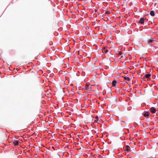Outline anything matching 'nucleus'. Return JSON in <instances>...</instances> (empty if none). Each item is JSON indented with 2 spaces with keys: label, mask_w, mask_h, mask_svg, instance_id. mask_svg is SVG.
I'll list each match as a JSON object with an SVG mask.
<instances>
[{
  "label": "nucleus",
  "mask_w": 158,
  "mask_h": 158,
  "mask_svg": "<svg viewBox=\"0 0 158 158\" xmlns=\"http://www.w3.org/2000/svg\"><path fill=\"white\" fill-rule=\"evenodd\" d=\"M150 112L152 114L155 113L156 112V110L155 108L152 107L150 109Z\"/></svg>",
  "instance_id": "f257e3e1"
},
{
  "label": "nucleus",
  "mask_w": 158,
  "mask_h": 158,
  "mask_svg": "<svg viewBox=\"0 0 158 158\" xmlns=\"http://www.w3.org/2000/svg\"><path fill=\"white\" fill-rule=\"evenodd\" d=\"M154 41V40L153 39L151 38L149 39H148L147 40V42L150 45L151 44L153 43Z\"/></svg>",
  "instance_id": "f03ea898"
},
{
  "label": "nucleus",
  "mask_w": 158,
  "mask_h": 158,
  "mask_svg": "<svg viewBox=\"0 0 158 158\" xmlns=\"http://www.w3.org/2000/svg\"><path fill=\"white\" fill-rule=\"evenodd\" d=\"M139 23H141V24H143L144 23V19L143 18H141L140 19L139 21Z\"/></svg>",
  "instance_id": "7ed1b4c3"
},
{
  "label": "nucleus",
  "mask_w": 158,
  "mask_h": 158,
  "mask_svg": "<svg viewBox=\"0 0 158 158\" xmlns=\"http://www.w3.org/2000/svg\"><path fill=\"white\" fill-rule=\"evenodd\" d=\"M13 143L15 146H16L19 144V142L18 140H14L13 141Z\"/></svg>",
  "instance_id": "20e7f679"
},
{
  "label": "nucleus",
  "mask_w": 158,
  "mask_h": 158,
  "mask_svg": "<svg viewBox=\"0 0 158 158\" xmlns=\"http://www.w3.org/2000/svg\"><path fill=\"white\" fill-rule=\"evenodd\" d=\"M151 76V74L150 73H148L145 75L143 77V78H148Z\"/></svg>",
  "instance_id": "39448f33"
},
{
  "label": "nucleus",
  "mask_w": 158,
  "mask_h": 158,
  "mask_svg": "<svg viewBox=\"0 0 158 158\" xmlns=\"http://www.w3.org/2000/svg\"><path fill=\"white\" fill-rule=\"evenodd\" d=\"M117 82L116 80H113L112 83V85L113 86H115L116 85V84H117Z\"/></svg>",
  "instance_id": "423d86ee"
},
{
  "label": "nucleus",
  "mask_w": 158,
  "mask_h": 158,
  "mask_svg": "<svg viewBox=\"0 0 158 158\" xmlns=\"http://www.w3.org/2000/svg\"><path fill=\"white\" fill-rule=\"evenodd\" d=\"M102 52L103 53H106L108 52V50L105 48H104L102 50Z\"/></svg>",
  "instance_id": "0eeeda50"
},
{
  "label": "nucleus",
  "mask_w": 158,
  "mask_h": 158,
  "mask_svg": "<svg viewBox=\"0 0 158 158\" xmlns=\"http://www.w3.org/2000/svg\"><path fill=\"white\" fill-rule=\"evenodd\" d=\"M150 113L148 112H146L143 114V115L145 117H148Z\"/></svg>",
  "instance_id": "6e6552de"
},
{
  "label": "nucleus",
  "mask_w": 158,
  "mask_h": 158,
  "mask_svg": "<svg viewBox=\"0 0 158 158\" xmlns=\"http://www.w3.org/2000/svg\"><path fill=\"white\" fill-rule=\"evenodd\" d=\"M150 14L152 16H154L155 15V12L153 10H151L150 12Z\"/></svg>",
  "instance_id": "1a4fd4ad"
},
{
  "label": "nucleus",
  "mask_w": 158,
  "mask_h": 158,
  "mask_svg": "<svg viewBox=\"0 0 158 158\" xmlns=\"http://www.w3.org/2000/svg\"><path fill=\"white\" fill-rule=\"evenodd\" d=\"M123 77L124 79L125 80H126L127 81H129L130 80V78L127 76Z\"/></svg>",
  "instance_id": "9d476101"
},
{
  "label": "nucleus",
  "mask_w": 158,
  "mask_h": 158,
  "mask_svg": "<svg viewBox=\"0 0 158 158\" xmlns=\"http://www.w3.org/2000/svg\"><path fill=\"white\" fill-rule=\"evenodd\" d=\"M95 119H96V120H95L94 121V122H95L97 123L98 121V116H97L96 117H95Z\"/></svg>",
  "instance_id": "9b49d317"
},
{
  "label": "nucleus",
  "mask_w": 158,
  "mask_h": 158,
  "mask_svg": "<svg viewBox=\"0 0 158 158\" xmlns=\"http://www.w3.org/2000/svg\"><path fill=\"white\" fill-rule=\"evenodd\" d=\"M110 11H106L105 12V14H110Z\"/></svg>",
  "instance_id": "f8f14e48"
},
{
  "label": "nucleus",
  "mask_w": 158,
  "mask_h": 158,
  "mask_svg": "<svg viewBox=\"0 0 158 158\" xmlns=\"http://www.w3.org/2000/svg\"><path fill=\"white\" fill-rule=\"evenodd\" d=\"M125 151H127V152H128L129 151V148H127L126 149H125Z\"/></svg>",
  "instance_id": "ddd939ff"
},
{
  "label": "nucleus",
  "mask_w": 158,
  "mask_h": 158,
  "mask_svg": "<svg viewBox=\"0 0 158 158\" xmlns=\"http://www.w3.org/2000/svg\"><path fill=\"white\" fill-rule=\"evenodd\" d=\"M118 55H121V54H122V52H118Z\"/></svg>",
  "instance_id": "4468645a"
},
{
  "label": "nucleus",
  "mask_w": 158,
  "mask_h": 158,
  "mask_svg": "<svg viewBox=\"0 0 158 158\" xmlns=\"http://www.w3.org/2000/svg\"><path fill=\"white\" fill-rule=\"evenodd\" d=\"M98 11V10L97 9H95L94 10V12H97V11Z\"/></svg>",
  "instance_id": "2eb2a0df"
},
{
  "label": "nucleus",
  "mask_w": 158,
  "mask_h": 158,
  "mask_svg": "<svg viewBox=\"0 0 158 158\" xmlns=\"http://www.w3.org/2000/svg\"><path fill=\"white\" fill-rule=\"evenodd\" d=\"M127 147H129V146H127Z\"/></svg>",
  "instance_id": "dca6fc26"
},
{
  "label": "nucleus",
  "mask_w": 158,
  "mask_h": 158,
  "mask_svg": "<svg viewBox=\"0 0 158 158\" xmlns=\"http://www.w3.org/2000/svg\"><path fill=\"white\" fill-rule=\"evenodd\" d=\"M123 57V56H122L121 57Z\"/></svg>",
  "instance_id": "f3484780"
}]
</instances>
